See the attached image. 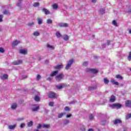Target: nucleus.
<instances>
[{
  "label": "nucleus",
  "instance_id": "obj_24",
  "mask_svg": "<svg viewBox=\"0 0 131 131\" xmlns=\"http://www.w3.org/2000/svg\"><path fill=\"white\" fill-rule=\"evenodd\" d=\"M34 100L36 101V102H39L40 101V98L38 96L36 95L35 96Z\"/></svg>",
  "mask_w": 131,
  "mask_h": 131
},
{
  "label": "nucleus",
  "instance_id": "obj_51",
  "mask_svg": "<svg viewBox=\"0 0 131 131\" xmlns=\"http://www.w3.org/2000/svg\"><path fill=\"white\" fill-rule=\"evenodd\" d=\"M49 106H53L54 105V102L51 101V102H49Z\"/></svg>",
  "mask_w": 131,
  "mask_h": 131
},
{
  "label": "nucleus",
  "instance_id": "obj_35",
  "mask_svg": "<svg viewBox=\"0 0 131 131\" xmlns=\"http://www.w3.org/2000/svg\"><path fill=\"white\" fill-rule=\"evenodd\" d=\"M52 7L54 10H57L58 9V5L57 4H54L52 5Z\"/></svg>",
  "mask_w": 131,
  "mask_h": 131
},
{
  "label": "nucleus",
  "instance_id": "obj_34",
  "mask_svg": "<svg viewBox=\"0 0 131 131\" xmlns=\"http://www.w3.org/2000/svg\"><path fill=\"white\" fill-rule=\"evenodd\" d=\"M104 82L105 83V84H108L109 83V80L108 79L105 78H104Z\"/></svg>",
  "mask_w": 131,
  "mask_h": 131
},
{
  "label": "nucleus",
  "instance_id": "obj_11",
  "mask_svg": "<svg viewBox=\"0 0 131 131\" xmlns=\"http://www.w3.org/2000/svg\"><path fill=\"white\" fill-rule=\"evenodd\" d=\"M125 106L126 107H129V108H131V101L127 100L125 101Z\"/></svg>",
  "mask_w": 131,
  "mask_h": 131
},
{
  "label": "nucleus",
  "instance_id": "obj_21",
  "mask_svg": "<svg viewBox=\"0 0 131 131\" xmlns=\"http://www.w3.org/2000/svg\"><path fill=\"white\" fill-rule=\"evenodd\" d=\"M61 68H63V65L62 64H58L55 67V69L57 70L61 69Z\"/></svg>",
  "mask_w": 131,
  "mask_h": 131
},
{
  "label": "nucleus",
  "instance_id": "obj_6",
  "mask_svg": "<svg viewBox=\"0 0 131 131\" xmlns=\"http://www.w3.org/2000/svg\"><path fill=\"white\" fill-rule=\"evenodd\" d=\"M42 11L43 13H45V15H50V14H51V12H50V11L49 10H48L45 8L42 9Z\"/></svg>",
  "mask_w": 131,
  "mask_h": 131
},
{
  "label": "nucleus",
  "instance_id": "obj_47",
  "mask_svg": "<svg viewBox=\"0 0 131 131\" xmlns=\"http://www.w3.org/2000/svg\"><path fill=\"white\" fill-rule=\"evenodd\" d=\"M65 111H70V108L68 106H66L64 107Z\"/></svg>",
  "mask_w": 131,
  "mask_h": 131
},
{
  "label": "nucleus",
  "instance_id": "obj_54",
  "mask_svg": "<svg viewBox=\"0 0 131 131\" xmlns=\"http://www.w3.org/2000/svg\"><path fill=\"white\" fill-rule=\"evenodd\" d=\"M52 79H53V76H51L50 77L47 78V80L49 81L52 80Z\"/></svg>",
  "mask_w": 131,
  "mask_h": 131
},
{
  "label": "nucleus",
  "instance_id": "obj_18",
  "mask_svg": "<svg viewBox=\"0 0 131 131\" xmlns=\"http://www.w3.org/2000/svg\"><path fill=\"white\" fill-rule=\"evenodd\" d=\"M66 86V85H56V88L58 89V90H61V89H63V88H65Z\"/></svg>",
  "mask_w": 131,
  "mask_h": 131
},
{
  "label": "nucleus",
  "instance_id": "obj_2",
  "mask_svg": "<svg viewBox=\"0 0 131 131\" xmlns=\"http://www.w3.org/2000/svg\"><path fill=\"white\" fill-rule=\"evenodd\" d=\"M122 106V105H121V104H119V103H114L113 104H110V107L114 109H115V108H117L118 109H119L121 108Z\"/></svg>",
  "mask_w": 131,
  "mask_h": 131
},
{
  "label": "nucleus",
  "instance_id": "obj_12",
  "mask_svg": "<svg viewBox=\"0 0 131 131\" xmlns=\"http://www.w3.org/2000/svg\"><path fill=\"white\" fill-rule=\"evenodd\" d=\"M48 96L49 98H55L56 97V94L53 93V92H50Z\"/></svg>",
  "mask_w": 131,
  "mask_h": 131
},
{
  "label": "nucleus",
  "instance_id": "obj_52",
  "mask_svg": "<svg viewBox=\"0 0 131 131\" xmlns=\"http://www.w3.org/2000/svg\"><path fill=\"white\" fill-rule=\"evenodd\" d=\"M72 116V115L71 114H68L66 116L67 118H70Z\"/></svg>",
  "mask_w": 131,
  "mask_h": 131
},
{
  "label": "nucleus",
  "instance_id": "obj_37",
  "mask_svg": "<svg viewBox=\"0 0 131 131\" xmlns=\"http://www.w3.org/2000/svg\"><path fill=\"white\" fill-rule=\"evenodd\" d=\"M131 118V114H128L126 115V119H129Z\"/></svg>",
  "mask_w": 131,
  "mask_h": 131
},
{
  "label": "nucleus",
  "instance_id": "obj_42",
  "mask_svg": "<svg viewBox=\"0 0 131 131\" xmlns=\"http://www.w3.org/2000/svg\"><path fill=\"white\" fill-rule=\"evenodd\" d=\"M89 119H90V120H93L94 119V115L91 114L89 116Z\"/></svg>",
  "mask_w": 131,
  "mask_h": 131
},
{
  "label": "nucleus",
  "instance_id": "obj_60",
  "mask_svg": "<svg viewBox=\"0 0 131 131\" xmlns=\"http://www.w3.org/2000/svg\"><path fill=\"white\" fill-rule=\"evenodd\" d=\"M23 78H27V76L26 75L24 76Z\"/></svg>",
  "mask_w": 131,
  "mask_h": 131
},
{
  "label": "nucleus",
  "instance_id": "obj_22",
  "mask_svg": "<svg viewBox=\"0 0 131 131\" xmlns=\"http://www.w3.org/2000/svg\"><path fill=\"white\" fill-rule=\"evenodd\" d=\"M70 122V121L68 119H65L63 121V124L64 125H67V124H69V123Z\"/></svg>",
  "mask_w": 131,
  "mask_h": 131
},
{
  "label": "nucleus",
  "instance_id": "obj_4",
  "mask_svg": "<svg viewBox=\"0 0 131 131\" xmlns=\"http://www.w3.org/2000/svg\"><path fill=\"white\" fill-rule=\"evenodd\" d=\"M86 72H90V73H98V70L96 69H86Z\"/></svg>",
  "mask_w": 131,
  "mask_h": 131
},
{
  "label": "nucleus",
  "instance_id": "obj_23",
  "mask_svg": "<svg viewBox=\"0 0 131 131\" xmlns=\"http://www.w3.org/2000/svg\"><path fill=\"white\" fill-rule=\"evenodd\" d=\"M8 77H9L8 74H4L1 76L2 79H8Z\"/></svg>",
  "mask_w": 131,
  "mask_h": 131
},
{
  "label": "nucleus",
  "instance_id": "obj_39",
  "mask_svg": "<svg viewBox=\"0 0 131 131\" xmlns=\"http://www.w3.org/2000/svg\"><path fill=\"white\" fill-rule=\"evenodd\" d=\"M56 35L57 37H58V38L61 37V34L59 32H56Z\"/></svg>",
  "mask_w": 131,
  "mask_h": 131
},
{
  "label": "nucleus",
  "instance_id": "obj_41",
  "mask_svg": "<svg viewBox=\"0 0 131 131\" xmlns=\"http://www.w3.org/2000/svg\"><path fill=\"white\" fill-rule=\"evenodd\" d=\"M83 66H88L89 65V62L84 61L82 63Z\"/></svg>",
  "mask_w": 131,
  "mask_h": 131
},
{
  "label": "nucleus",
  "instance_id": "obj_53",
  "mask_svg": "<svg viewBox=\"0 0 131 131\" xmlns=\"http://www.w3.org/2000/svg\"><path fill=\"white\" fill-rule=\"evenodd\" d=\"M24 126H25V123H21L20 126V128H23V127H24Z\"/></svg>",
  "mask_w": 131,
  "mask_h": 131
},
{
  "label": "nucleus",
  "instance_id": "obj_36",
  "mask_svg": "<svg viewBox=\"0 0 131 131\" xmlns=\"http://www.w3.org/2000/svg\"><path fill=\"white\" fill-rule=\"evenodd\" d=\"M47 22L48 24H52V23H53V20L51 19H48Z\"/></svg>",
  "mask_w": 131,
  "mask_h": 131
},
{
  "label": "nucleus",
  "instance_id": "obj_38",
  "mask_svg": "<svg viewBox=\"0 0 131 131\" xmlns=\"http://www.w3.org/2000/svg\"><path fill=\"white\" fill-rule=\"evenodd\" d=\"M127 60L128 61H131V52L129 53V55L127 57Z\"/></svg>",
  "mask_w": 131,
  "mask_h": 131
},
{
  "label": "nucleus",
  "instance_id": "obj_46",
  "mask_svg": "<svg viewBox=\"0 0 131 131\" xmlns=\"http://www.w3.org/2000/svg\"><path fill=\"white\" fill-rule=\"evenodd\" d=\"M34 7H38L39 6V3H35L33 4Z\"/></svg>",
  "mask_w": 131,
  "mask_h": 131
},
{
  "label": "nucleus",
  "instance_id": "obj_64",
  "mask_svg": "<svg viewBox=\"0 0 131 131\" xmlns=\"http://www.w3.org/2000/svg\"><path fill=\"white\" fill-rule=\"evenodd\" d=\"M106 47V45H104V46H103V48H105Z\"/></svg>",
  "mask_w": 131,
  "mask_h": 131
},
{
  "label": "nucleus",
  "instance_id": "obj_9",
  "mask_svg": "<svg viewBox=\"0 0 131 131\" xmlns=\"http://www.w3.org/2000/svg\"><path fill=\"white\" fill-rule=\"evenodd\" d=\"M20 41H18L17 40L13 41L12 42V47H16V46H18V45H19V43H20Z\"/></svg>",
  "mask_w": 131,
  "mask_h": 131
},
{
  "label": "nucleus",
  "instance_id": "obj_8",
  "mask_svg": "<svg viewBox=\"0 0 131 131\" xmlns=\"http://www.w3.org/2000/svg\"><path fill=\"white\" fill-rule=\"evenodd\" d=\"M22 63H23L22 60H19L14 61L13 62V65H20L22 64Z\"/></svg>",
  "mask_w": 131,
  "mask_h": 131
},
{
  "label": "nucleus",
  "instance_id": "obj_26",
  "mask_svg": "<svg viewBox=\"0 0 131 131\" xmlns=\"http://www.w3.org/2000/svg\"><path fill=\"white\" fill-rule=\"evenodd\" d=\"M114 124H117L118 123H121V120L117 119L114 121Z\"/></svg>",
  "mask_w": 131,
  "mask_h": 131
},
{
  "label": "nucleus",
  "instance_id": "obj_28",
  "mask_svg": "<svg viewBox=\"0 0 131 131\" xmlns=\"http://www.w3.org/2000/svg\"><path fill=\"white\" fill-rule=\"evenodd\" d=\"M63 39H64V40L66 41L69 40V37L68 36V35H66L63 36Z\"/></svg>",
  "mask_w": 131,
  "mask_h": 131
},
{
  "label": "nucleus",
  "instance_id": "obj_31",
  "mask_svg": "<svg viewBox=\"0 0 131 131\" xmlns=\"http://www.w3.org/2000/svg\"><path fill=\"white\" fill-rule=\"evenodd\" d=\"M27 125L29 127H31L32 125H33V122L30 121L27 123Z\"/></svg>",
  "mask_w": 131,
  "mask_h": 131
},
{
  "label": "nucleus",
  "instance_id": "obj_44",
  "mask_svg": "<svg viewBox=\"0 0 131 131\" xmlns=\"http://www.w3.org/2000/svg\"><path fill=\"white\" fill-rule=\"evenodd\" d=\"M17 121H21L22 120H24V118L21 117V118H18V119H16Z\"/></svg>",
  "mask_w": 131,
  "mask_h": 131
},
{
  "label": "nucleus",
  "instance_id": "obj_13",
  "mask_svg": "<svg viewBox=\"0 0 131 131\" xmlns=\"http://www.w3.org/2000/svg\"><path fill=\"white\" fill-rule=\"evenodd\" d=\"M37 21L38 22V25H41V24H42V18H41V17H38L37 19Z\"/></svg>",
  "mask_w": 131,
  "mask_h": 131
},
{
  "label": "nucleus",
  "instance_id": "obj_1",
  "mask_svg": "<svg viewBox=\"0 0 131 131\" xmlns=\"http://www.w3.org/2000/svg\"><path fill=\"white\" fill-rule=\"evenodd\" d=\"M73 62H74V59H71L67 62V66L66 67V70H68L70 67H71L72 65L73 64Z\"/></svg>",
  "mask_w": 131,
  "mask_h": 131
},
{
  "label": "nucleus",
  "instance_id": "obj_57",
  "mask_svg": "<svg viewBox=\"0 0 131 131\" xmlns=\"http://www.w3.org/2000/svg\"><path fill=\"white\" fill-rule=\"evenodd\" d=\"M88 131H94V129L93 128H90L88 130Z\"/></svg>",
  "mask_w": 131,
  "mask_h": 131
},
{
  "label": "nucleus",
  "instance_id": "obj_25",
  "mask_svg": "<svg viewBox=\"0 0 131 131\" xmlns=\"http://www.w3.org/2000/svg\"><path fill=\"white\" fill-rule=\"evenodd\" d=\"M33 35H34V36H39L40 35L39 32L38 31L34 32L33 33Z\"/></svg>",
  "mask_w": 131,
  "mask_h": 131
},
{
  "label": "nucleus",
  "instance_id": "obj_5",
  "mask_svg": "<svg viewBox=\"0 0 131 131\" xmlns=\"http://www.w3.org/2000/svg\"><path fill=\"white\" fill-rule=\"evenodd\" d=\"M28 52V50L26 48L21 49L19 50V53L20 54H21V55H27Z\"/></svg>",
  "mask_w": 131,
  "mask_h": 131
},
{
  "label": "nucleus",
  "instance_id": "obj_50",
  "mask_svg": "<svg viewBox=\"0 0 131 131\" xmlns=\"http://www.w3.org/2000/svg\"><path fill=\"white\" fill-rule=\"evenodd\" d=\"M5 52V50L3 48H0V53H4Z\"/></svg>",
  "mask_w": 131,
  "mask_h": 131
},
{
  "label": "nucleus",
  "instance_id": "obj_40",
  "mask_svg": "<svg viewBox=\"0 0 131 131\" xmlns=\"http://www.w3.org/2000/svg\"><path fill=\"white\" fill-rule=\"evenodd\" d=\"M116 77L118 79H122V77L121 76H120V75H117L116 76Z\"/></svg>",
  "mask_w": 131,
  "mask_h": 131
},
{
  "label": "nucleus",
  "instance_id": "obj_62",
  "mask_svg": "<svg viewBox=\"0 0 131 131\" xmlns=\"http://www.w3.org/2000/svg\"><path fill=\"white\" fill-rule=\"evenodd\" d=\"M129 33H131V29L129 30Z\"/></svg>",
  "mask_w": 131,
  "mask_h": 131
},
{
  "label": "nucleus",
  "instance_id": "obj_14",
  "mask_svg": "<svg viewBox=\"0 0 131 131\" xmlns=\"http://www.w3.org/2000/svg\"><path fill=\"white\" fill-rule=\"evenodd\" d=\"M42 127L43 128H50L51 127V125L48 124H42Z\"/></svg>",
  "mask_w": 131,
  "mask_h": 131
},
{
  "label": "nucleus",
  "instance_id": "obj_55",
  "mask_svg": "<svg viewBox=\"0 0 131 131\" xmlns=\"http://www.w3.org/2000/svg\"><path fill=\"white\" fill-rule=\"evenodd\" d=\"M40 78H41L40 75H38L37 76V78H36L37 80H39V79H40Z\"/></svg>",
  "mask_w": 131,
  "mask_h": 131
},
{
  "label": "nucleus",
  "instance_id": "obj_56",
  "mask_svg": "<svg viewBox=\"0 0 131 131\" xmlns=\"http://www.w3.org/2000/svg\"><path fill=\"white\" fill-rule=\"evenodd\" d=\"M41 127H42V124H39L37 126V128H40Z\"/></svg>",
  "mask_w": 131,
  "mask_h": 131
},
{
  "label": "nucleus",
  "instance_id": "obj_15",
  "mask_svg": "<svg viewBox=\"0 0 131 131\" xmlns=\"http://www.w3.org/2000/svg\"><path fill=\"white\" fill-rule=\"evenodd\" d=\"M47 47L49 50H55V47H54L53 45H51L50 44L47 45Z\"/></svg>",
  "mask_w": 131,
  "mask_h": 131
},
{
  "label": "nucleus",
  "instance_id": "obj_43",
  "mask_svg": "<svg viewBox=\"0 0 131 131\" xmlns=\"http://www.w3.org/2000/svg\"><path fill=\"white\" fill-rule=\"evenodd\" d=\"M3 14H4V15H8L10 14V12H9V11L8 10H5V11L3 12Z\"/></svg>",
  "mask_w": 131,
  "mask_h": 131
},
{
  "label": "nucleus",
  "instance_id": "obj_17",
  "mask_svg": "<svg viewBox=\"0 0 131 131\" xmlns=\"http://www.w3.org/2000/svg\"><path fill=\"white\" fill-rule=\"evenodd\" d=\"M17 103H13L11 106V108L12 109V110H15V109L17 108Z\"/></svg>",
  "mask_w": 131,
  "mask_h": 131
},
{
  "label": "nucleus",
  "instance_id": "obj_20",
  "mask_svg": "<svg viewBox=\"0 0 131 131\" xmlns=\"http://www.w3.org/2000/svg\"><path fill=\"white\" fill-rule=\"evenodd\" d=\"M58 71H55L51 73L50 74V76H56L57 74H58Z\"/></svg>",
  "mask_w": 131,
  "mask_h": 131
},
{
  "label": "nucleus",
  "instance_id": "obj_7",
  "mask_svg": "<svg viewBox=\"0 0 131 131\" xmlns=\"http://www.w3.org/2000/svg\"><path fill=\"white\" fill-rule=\"evenodd\" d=\"M58 26L59 27H68V24L60 23L58 24Z\"/></svg>",
  "mask_w": 131,
  "mask_h": 131
},
{
  "label": "nucleus",
  "instance_id": "obj_10",
  "mask_svg": "<svg viewBox=\"0 0 131 131\" xmlns=\"http://www.w3.org/2000/svg\"><path fill=\"white\" fill-rule=\"evenodd\" d=\"M115 100H116V98H115V96H114V95H112L110 97V102H111V103H114V102H115Z\"/></svg>",
  "mask_w": 131,
  "mask_h": 131
},
{
  "label": "nucleus",
  "instance_id": "obj_30",
  "mask_svg": "<svg viewBox=\"0 0 131 131\" xmlns=\"http://www.w3.org/2000/svg\"><path fill=\"white\" fill-rule=\"evenodd\" d=\"M96 89H97V86L89 87V91H94V90H96Z\"/></svg>",
  "mask_w": 131,
  "mask_h": 131
},
{
  "label": "nucleus",
  "instance_id": "obj_32",
  "mask_svg": "<svg viewBox=\"0 0 131 131\" xmlns=\"http://www.w3.org/2000/svg\"><path fill=\"white\" fill-rule=\"evenodd\" d=\"M64 114H65V113L59 114L58 115V118H62Z\"/></svg>",
  "mask_w": 131,
  "mask_h": 131
},
{
  "label": "nucleus",
  "instance_id": "obj_3",
  "mask_svg": "<svg viewBox=\"0 0 131 131\" xmlns=\"http://www.w3.org/2000/svg\"><path fill=\"white\" fill-rule=\"evenodd\" d=\"M63 78H64V75L62 73L59 75H57L55 77V79L56 81H61V80H62V79H63Z\"/></svg>",
  "mask_w": 131,
  "mask_h": 131
},
{
  "label": "nucleus",
  "instance_id": "obj_16",
  "mask_svg": "<svg viewBox=\"0 0 131 131\" xmlns=\"http://www.w3.org/2000/svg\"><path fill=\"white\" fill-rule=\"evenodd\" d=\"M16 126H17V124H15L13 125H9L8 126L9 129H15V128H16Z\"/></svg>",
  "mask_w": 131,
  "mask_h": 131
},
{
  "label": "nucleus",
  "instance_id": "obj_19",
  "mask_svg": "<svg viewBox=\"0 0 131 131\" xmlns=\"http://www.w3.org/2000/svg\"><path fill=\"white\" fill-rule=\"evenodd\" d=\"M111 82L113 83V84H115L116 85H118V84H119L118 82L116 81L114 79H111Z\"/></svg>",
  "mask_w": 131,
  "mask_h": 131
},
{
  "label": "nucleus",
  "instance_id": "obj_61",
  "mask_svg": "<svg viewBox=\"0 0 131 131\" xmlns=\"http://www.w3.org/2000/svg\"><path fill=\"white\" fill-rule=\"evenodd\" d=\"M128 13H131V9L128 11Z\"/></svg>",
  "mask_w": 131,
  "mask_h": 131
},
{
  "label": "nucleus",
  "instance_id": "obj_59",
  "mask_svg": "<svg viewBox=\"0 0 131 131\" xmlns=\"http://www.w3.org/2000/svg\"><path fill=\"white\" fill-rule=\"evenodd\" d=\"M45 63L46 64H48V63H49V60H46Z\"/></svg>",
  "mask_w": 131,
  "mask_h": 131
},
{
  "label": "nucleus",
  "instance_id": "obj_45",
  "mask_svg": "<svg viewBox=\"0 0 131 131\" xmlns=\"http://www.w3.org/2000/svg\"><path fill=\"white\" fill-rule=\"evenodd\" d=\"M80 130L81 131H85V128L84 126H82L80 127Z\"/></svg>",
  "mask_w": 131,
  "mask_h": 131
},
{
  "label": "nucleus",
  "instance_id": "obj_48",
  "mask_svg": "<svg viewBox=\"0 0 131 131\" xmlns=\"http://www.w3.org/2000/svg\"><path fill=\"white\" fill-rule=\"evenodd\" d=\"M28 26H33L34 25V23L31 22L28 24Z\"/></svg>",
  "mask_w": 131,
  "mask_h": 131
},
{
  "label": "nucleus",
  "instance_id": "obj_33",
  "mask_svg": "<svg viewBox=\"0 0 131 131\" xmlns=\"http://www.w3.org/2000/svg\"><path fill=\"white\" fill-rule=\"evenodd\" d=\"M39 106H36V107H33L32 108V110L33 111H37V110H39Z\"/></svg>",
  "mask_w": 131,
  "mask_h": 131
},
{
  "label": "nucleus",
  "instance_id": "obj_27",
  "mask_svg": "<svg viewBox=\"0 0 131 131\" xmlns=\"http://www.w3.org/2000/svg\"><path fill=\"white\" fill-rule=\"evenodd\" d=\"M112 24L114 26H116V27H117V26H118V24L117 23L116 20H113Z\"/></svg>",
  "mask_w": 131,
  "mask_h": 131
},
{
  "label": "nucleus",
  "instance_id": "obj_29",
  "mask_svg": "<svg viewBox=\"0 0 131 131\" xmlns=\"http://www.w3.org/2000/svg\"><path fill=\"white\" fill-rule=\"evenodd\" d=\"M22 3V0H18V2L17 4V7H19V8H21V4Z\"/></svg>",
  "mask_w": 131,
  "mask_h": 131
},
{
  "label": "nucleus",
  "instance_id": "obj_58",
  "mask_svg": "<svg viewBox=\"0 0 131 131\" xmlns=\"http://www.w3.org/2000/svg\"><path fill=\"white\" fill-rule=\"evenodd\" d=\"M92 3H96L97 2V0H92Z\"/></svg>",
  "mask_w": 131,
  "mask_h": 131
},
{
  "label": "nucleus",
  "instance_id": "obj_49",
  "mask_svg": "<svg viewBox=\"0 0 131 131\" xmlns=\"http://www.w3.org/2000/svg\"><path fill=\"white\" fill-rule=\"evenodd\" d=\"M3 18H4V15H0V22H3Z\"/></svg>",
  "mask_w": 131,
  "mask_h": 131
},
{
  "label": "nucleus",
  "instance_id": "obj_63",
  "mask_svg": "<svg viewBox=\"0 0 131 131\" xmlns=\"http://www.w3.org/2000/svg\"><path fill=\"white\" fill-rule=\"evenodd\" d=\"M34 131H39L38 129L34 130Z\"/></svg>",
  "mask_w": 131,
  "mask_h": 131
}]
</instances>
